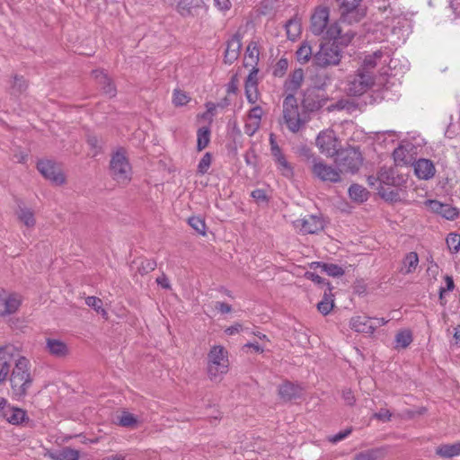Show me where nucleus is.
I'll list each match as a JSON object with an SVG mask.
<instances>
[{
	"instance_id": "obj_56",
	"label": "nucleus",
	"mask_w": 460,
	"mask_h": 460,
	"mask_svg": "<svg viewBox=\"0 0 460 460\" xmlns=\"http://www.w3.org/2000/svg\"><path fill=\"white\" fill-rule=\"evenodd\" d=\"M373 417L385 422L391 420L392 414L388 410L381 409L378 412L374 413Z\"/></svg>"
},
{
	"instance_id": "obj_43",
	"label": "nucleus",
	"mask_w": 460,
	"mask_h": 460,
	"mask_svg": "<svg viewBox=\"0 0 460 460\" xmlns=\"http://www.w3.org/2000/svg\"><path fill=\"white\" fill-rule=\"evenodd\" d=\"M118 424L125 428H134L137 424V419L132 413L124 411L118 416Z\"/></svg>"
},
{
	"instance_id": "obj_22",
	"label": "nucleus",
	"mask_w": 460,
	"mask_h": 460,
	"mask_svg": "<svg viewBox=\"0 0 460 460\" xmlns=\"http://www.w3.org/2000/svg\"><path fill=\"white\" fill-rule=\"evenodd\" d=\"M412 166L416 176L421 180L432 178L436 172L434 164L429 159H419L413 162Z\"/></svg>"
},
{
	"instance_id": "obj_35",
	"label": "nucleus",
	"mask_w": 460,
	"mask_h": 460,
	"mask_svg": "<svg viewBox=\"0 0 460 460\" xmlns=\"http://www.w3.org/2000/svg\"><path fill=\"white\" fill-rule=\"evenodd\" d=\"M47 348L49 353L55 357H65L68 354V349L65 342L57 339H48Z\"/></svg>"
},
{
	"instance_id": "obj_48",
	"label": "nucleus",
	"mask_w": 460,
	"mask_h": 460,
	"mask_svg": "<svg viewBox=\"0 0 460 460\" xmlns=\"http://www.w3.org/2000/svg\"><path fill=\"white\" fill-rule=\"evenodd\" d=\"M298 155L306 163H310L311 165L314 164L315 160H319L320 157L315 156L312 150L306 146H302L298 149Z\"/></svg>"
},
{
	"instance_id": "obj_28",
	"label": "nucleus",
	"mask_w": 460,
	"mask_h": 460,
	"mask_svg": "<svg viewBox=\"0 0 460 460\" xmlns=\"http://www.w3.org/2000/svg\"><path fill=\"white\" fill-rule=\"evenodd\" d=\"M45 456L52 460H79L80 453L78 450L66 447L58 451H47Z\"/></svg>"
},
{
	"instance_id": "obj_24",
	"label": "nucleus",
	"mask_w": 460,
	"mask_h": 460,
	"mask_svg": "<svg viewBox=\"0 0 460 460\" xmlns=\"http://www.w3.org/2000/svg\"><path fill=\"white\" fill-rule=\"evenodd\" d=\"M203 4V0H180L177 11L182 17L194 16L198 14Z\"/></svg>"
},
{
	"instance_id": "obj_27",
	"label": "nucleus",
	"mask_w": 460,
	"mask_h": 460,
	"mask_svg": "<svg viewBox=\"0 0 460 460\" xmlns=\"http://www.w3.org/2000/svg\"><path fill=\"white\" fill-rule=\"evenodd\" d=\"M388 446L370 448L354 456V460H382L388 454Z\"/></svg>"
},
{
	"instance_id": "obj_14",
	"label": "nucleus",
	"mask_w": 460,
	"mask_h": 460,
	"mask_svg": "<svg viewBox=\"0 0 460 460\" xmlns=\"http://www.w3.org/2000/svg\"><path fill=\"white\" fill-rule=\"evenodd\" d=\"M270 146L271 155L277 164L278 170L280 172L281 175L288 179H291L294 176L293 166L288 162L279 146L274 141L272 135L270 136Z\"/></svg>"
},
{
	"instance_id": "obj_40",
	"label": "nucleus",
	"mask_w": 460,
	"mask_h": 460,
	"mask_svg": "<svg viewBox=\"0 0 460 460\" xmlns=\"http://www.w3.org/2000/svg\"><path fill=\"white\" fill-rule=\"evenodd\" d=\"M259 60V49L256 43L252 42L248 45L245 54V66H254Z\"/></svg>"
},
{
	"instance_id": "obj_16",
	"label": "nucleus",
	"mask_w": 460,
	"mask_h": 460,
	"mask_svg": "<svg viewBox=\"0 0 460 460\" xmlns=\"http://www.w3.org/2000/svg\"><path fill=\"white\" fill-rule=\"evenodd\" d=\"M22 304V296L15 293L0 292V316L14 314Z\"/></svg>"
},
{
	"instance_id": "obj_59",
	"label": "nucleus",
	"mask_w": 460,
	"mask_h": 460,
	"mask_svg": "<svg viewBox=\"0 0 460 460\" xmlns=\"http://www.w3.org/2000/svg\"><path fill=\"white\" fill-rule=\"evenodd\" d=\"M342 398L348 405H353L356 402L355 396L350 389H344L342 391Z\"/></svg>"
},
{
	"instance_id": "obj_7",
	"label": "nucleus",
	"mask_w": 460,
	"mask_h": 460,
	"mask_svg": "<svg viewBox=\"0 0 460 460\" xmlns=\"http://www.w3.org/2000/svg\"><path fill=\"white\" fill-rule=\"evenodd\" d=\"M375 83L372 74L358 68V72L348 77L346 91L349 94L358 96L366 93Z\"/></svg>"
},
{
	"instance_id": "obj_51",
	"label": "nucleus",
	"mask_w": 460,
	"mask_h": 460,
	"mask_svg": "<svg viewBox=\"0 0 460 460\" xmlns=\"http://www.w3.org/2000/svg\"><path fill=\"white\" fill-rule=\"evenodd\" d=\"M245 95H246L247 101L250 103H252V104L256 103L257 101L259 100V96H260L257 85H254L252 84L245 85Z\"/></svg>"
},
{
	"instance_id": "obj_1",
	"label": "nucleus",
	"mask_w": 460,
	"mask_h": 460,
	"mask_svg": "<svg viewBox=\"0 0 460 460\" xmlns=\"http://www.w3.org/2000/svg\"><path fill=\"white\" fill-rule=\"evenodd\" d=\"M8 376L12 396L16 400H22L33 383L30 360L24 356H19Z\"/></svg>"
},
{
	"instance_id": "obj_50",
	"label": "nucleus",
	"mask_w": 460,
	"mask_h": 460,
	"mask_svg": "<svg viewBox=\"0 0 460 460\" xmlns=\"http://www.w3.org/2000/svg\"><path fill=\"white\" fill-rule=\"evenodd\" d=\"M190 100V98L185 92L178 89L174 90L172 102L175 106H183L187 104Z\"/></svg>"
},
{
	"instance_id": "obj_17",
	"label": "nucleus",
	"mask_w": 460,
	"mask_h": 460,
	"mask_svg": "<svg viewBox=\"0 0 460 460\" xmlns=\"http://www.w3.org/2000/svg\"><path fill=\"white\" fill-rule=\"evenodd\" d=\"M264 114L262 108L259 105L252 107L247 115L244 126V132L248 136H253L261 126V117Z\"/></svg>"
},
{
	"instance_id": "obj_60",
	"label": "nucleus",
	"mask_w": 460,
	"mask_h": 460,
	"mask_svg": "<svg viewBox=\"0 0 460 460\" xmlns=\"http://www.w3.org/2000/svg\"><path fill=\"white\" fill-rule=\"evenodd\" d=\"M245 162L248 165L255 166L257 163V156L253 149H250L245 153Z\"/></svg>"
},
{
	"instance_id": "obj_18",
	"label": "nucleus",
	"mask_w": 460,
	"mask_h": 460,
	"mask_svg": "<svg viewBox=\"0 0 460 460\" xmlns=\"http://www.w3.org/2000/svg\"><path fill=\"white\" fill-rule=\"evenodd\" d=\"M377 181L388 186H401L404 182V177L399 175L394 168L382 167L378 172Z\"/></svg>"
},
{
	"instance_id": "obj_2",
	"label": "nucleus",
	"mask_w": 460,
	"mask_h": 460,
	"mask_svg": "<svg viewBox=\"0 0 460 460\" xmlns=\"http://www.w3.org/2000/svg\"><path fill=\"white\" fill-rule=\"evenodd\" d=\"M227 351L223 346H213L208 354V375L210 380L218 381L228 371Z\"/></svg>"
},
{
	"instance_id": "obj_6",
	"label": "nucleus",
	"mask_w": 460,
	"mask_h": 460,
	"mask_svg": "<svg viewBox=\"0 0 460 460\" xmlns=\"http://www.w3.org/2000/svg\"><path fill=\"white\" fill-rule=\"evenodd\" d=\"M339 3L340 21L349 24L358 22L366 13L360 4L363 0H336Z\"/></svg>"
},
{
	"instance_id": "obj_32",
	"label": "nucleus",
	"mask_w": 460,
	"mask_h": 460,
	"mask_svg": "<svg viewBox=\"0 0 460 460\" xmlns=\"http://www.w3.org/2000/svg\"><path fill=\"white\" fill-rule=\"evenodd\" d=\"M436 455L442 458H452L460 456V441L438 446L436 448Z\"/></svg>"
},
{
	"instance_id": "obj_39",
	"label": "nucleus",
	"mask_w": 460,
	"mask_h": 460,
	"mask_svg": "<svg viewBox=\"0 0 460 460\" xmlns=\"http://www.w3.org/2000/svg\"><path fill=\"white\" fill-rule=\"evenodd\" d=\"M349 194L353 200L357 202H363L367 200L368 191L361 185L353 184L349 189Z\"/></svg>"
},
{
	"instance_id": "obj_30",
	"label": "nucleus",
	"mask_w": 460,
	"mask_h": 460,
	"mask_svg": "<svg viewBox=\"0 0 460 460\" xmlns=\"http://www.w3.org/2000/svg\"><path fill=\"white\" fill-rule=\"evenodd\" d=\"M302 389L290 382H285L279 388V394L284 401H291L301 395Z\"/></svg>"
},
{
	"instance_id": "obj_12",
	"label": "nucleus",
	"mask_w": 460,
	"mask_h": 460,
	"mask_svg": "<svg viewBox=\"0 0 460 460\" xmlns=\"http://www.w3.org/2000/svg\"><path fill=\"white\" fill-rule=\"evenodd\" d=\"M21 356L17 347L6 344L0 347V385L8 377L12 363Z\"/></svg>"
},
{
	"instance_id": "obj_19",
	"label": "nucleus",
	"mask_w": 460,
	"mask_h": 460,
	"mask_svg": "<svg viewBox=\"0 0 460 460\" xmlns=\"http://www.w3.org/2000/svg\"><path fill=\"white\" fill-rule=\"evenodd\" d=\"M3 418L10 424L15 426L26 425L30 421V418L25 410L11 405Z\"/></svg>"
},
{
	"instance_id": "obj_36",
	"label": "nucleus",
	"mask_w": 460,
	"mask_h": 460,
	"mask_svg": "<svg viewBox=\"0 0 460 460\" xmlns=\"http://www.w3.org/2000/svg\"><path fill=\"white\" fill-rule=\"evenodd\" d=\"M327 286L328 292H324L323 299L317 304L319 312L323 315L328 314L334 306L333 295L332 294V288L329 282H327Z\"/></svg>"
},
{
	"instance_id": "obj_8",
	"label": "nucleus",
	"mask_w": 460,
	"mask_h": 460,
	"mask_svg": "<svg viewBox=\"0 0 460 460\" xmlns=\"http://www.w3.org/2000/svg\"><path fill=\"white\" fill-rule=\"evenodd\" d=\"M315 144L320 152L326 156L332 157L340 152V141L332 129L321 131L316 137Z\"/></svg>"
},
{
	"instance_id": "obj_53",
	"label": "nucleus",
	"mask_w": 460,
	"mask_h": 460,
	"mask_svg": "<svg viewBox=\"0 0 460 460\" xmlns=\"http://www.w3.org/2000/svg\"><path fill=\"white\" fill-rule=\"evenodd\" d=\"M288 61L287 58H280L275 67H274V70H273V75L275 76H279V77H281L285 75L286 71L288 70Z\"/></svg>"
},
{
	"instance_id": "obj_21",
	"label": "nucleus",
	"mask_w": 460,
	"mask_h": 460,
	"mask_svg": "<svg viewBox=\"0 0 460 460\" xmlns=\"http://www.w3.org/2000/svg\"><path fill=\"white\" fill-rule=\"evenodd\" d=\"M387 58L388 56L385 58V53L382 50H376L364 58L359 69L363 70L365 73L372 74L371 71L377 66L386 64Z\"/></svg>"
},
{
	"instance_id": "obj_33",
	"label": "nucleus",
	"mask_w": 460,
	"mask_h": 460,
	"mask_svg": "<svg viewBox=\"0 0 460 460\" xmlns=\"http://www.w3.org/2000/svg\"><path fill=\"white\" fill-rule=\"evenodd\" d=\"M310 268L314 270L320 268L322 272H325L331 277H341L345 273L341 267L332 263H323L320 261H315L311 263Z\"/></svg>"
},
{
	"instance_id": "obj_38",
	"label": "nucleus",
	"mask_w": 460,
	"mask_h": 460,
	"mask_svg": "<svg viewBox=\"0 0 460 460\" xmlns=\"http://www.w3.org/2000/svg\"><path fill=\"white\" fill-rule=\"evenodd\" d=\"M28 88V83L22 75H14L11 81L10 93L14 96L21 95Z\"/></svg>"
},
{
	"instance_id": "obj_15",
	"label": "nucleus",
	"mask_w": 460,
	"mask_h": 460,
	"mask_svg": "<svg viewBox=\"0 0 460 460\" xmlns=\"http://www.w3.org/2000/svg\"><path fill=\"white\" fill-rule=\"evenodd\" d=\"M356 33L352 30H348L343 31L341 28L339 22H334L331 23L326 31V37L333 41H336L337 45H341L343 47H347Z\"/></svg>"
},
{
	"instance_id": "obj_42",
	"label": "nucleus",
	"mask_w": 460,
	"mask_h": 460,
	"mask_svg": "<svg viewBox=\"0 0 460 460\" xmlns=\"http://www.w3.org/2000/svg\"><path fill=\"white\" fill-rule=\"evenodd\" d=\"M198 140H197V148L199 151L206 148L210 140V130L208 128L203 127L198 130Z\"/></svg>"
},
{
	"instance_id": "obj_47",
	"label": "nucleus",
	"mask_w": 460,
	"mask_h": 460,
	"mask_svg": "<svg viewBox=\"0 0 460 460\" xmlns=\"http://www.w3.org/2000/svg\"><path fill=\"white\" fill-rule=\"evenodd\" d=\"M85 304L93 308L98 314H102L103 316L107 315V312L102 307V301L96 296H87L85 298Z\"/></svg>"
},
{
	"instance_id": "obj_54",
	"label": "nucleus",
	"mask_w": 460,
	"mask_h": 460,
	"mask_svg": "<svg viewBox=\"0 0 460 460\" xmlns=\"http://www.w3.org/2000/svg\"><path fill=\"white\" fill-rule=\"evenodd\" d=\"M211 155L209 153H206L203 155L198 165V172L200 174H204L208 172L211 164Z\"/></svg>"
},
{
	"instance_id": "obj_46",
	"label": "nucleus",
	"mask_w": 460,
	"mask_h": 460,
	"mask_svg": "<svg viewBox=\"0 0 460 460\" xmlns=\"http://www.w3.org/2000/svg\"><path fill=\"white\" fill-rule=\"evenodd\" d=\"M18 217L21 221L24 223V226L26 227H32L34 226V217L33 214L31 210L27 208H20L17 212Z\"/></svg>"
},
{
	"instance_id": "obj_11",
	"label": "nucleus",
	"mask_w": 460,
	"mask_h": 460,
	"mask_svg": "<svg viewBox=\"0 0 460 460\" xmlns=\"http://www.w3.org/2000/svg\"><path fill=\"white\" fill-rule=\"evenodd\" d=\"M311 172L314 177L322 181L339 182L341 180V170L327 164L321 158L311 165Z\"/></svg>"
},
{
	"instance_id": "obj_52",
	"label": "nucleus",
	"mask_w": 460,
	"mask_h": 460,
	"mask_svg": "<svg viewBox=\"0 0 460 460\" xmlns=\"http://www.w3.org/2000/svg\"><path fill=\"white\" fill-rule=\"evenodd\" d=\"M156 267V262L153 260L144 259L141 260L139 266L137 268L138 272L141 275H146L151 271H153Z\"/></svg>"
},
{
	"instance_id": "obj_5",
	"label": "nucleus",
	"mask_w": 460,
	"mask_h": 460,
	"mask_svg": "<svg viewBox=\"0 0 460 460\" xmlns=\"http://www.w3.org/2000/svg\"><path fill=\"white\" fill-rule=\"evenodd\" d=\"M283 118L290 131L294 133L299 131L303 121L300 119L297 101L293 93L288 94L284 99Z\"/></svg>"
},
{
	"instance_id": "obj_37",
	"label": "nucleus",
	"mask_w": 460,
	"mask_h": 460,
	"mask_svg": "<svg viewBox=\"0 0 460 460\" xmlns=\"http://www.w3.org/2000/svg\"><path fill=\"white\" fill-rule=\"evenodd\" d=\"M304 80V71L302 68L296 69L289 79L285 82V89L288 92L294 93L297 91Z\"/></svg>"
},
{
	"instance_id": "obj_34",
	"label": "nucleus",
	"mask_w": 460,
	"mask_h": 460,
	"mask_svg": "<svg viewBox=\"0 0 460 460\" xmlns=\"http://www.w3.org/2000/svg\"><path fill=\"white\" fill-rule=\"evenodd\" d=\"M394 160L397 165H407L413 164V157L410 150L403 146L395 148L393 153Z\"/></svg>"
},
{
	"instance_id": "obj_25",
	"label": "nucleus",
	"mask_w": 460,
	"mask_h": 460,
	"mask_svg": "<svg viewBox=\"0 0 460 460\" xmlns=\"http://www.w3.org/2000/svg\"><path fill=\"white\" fill-rule=\"evenodd\" d=\"M296 227H302L305 230H323L326 227L322 217L309 215L295 221Z\"/></svg>"
},
{
	"instance_id": "obj_13",
	"label": "nucleus",
	"mask_w": 460,
	"mask_h": 460,
	"mask_svg": "<svg viewBox=\"0 0 460 460\" xmlns=\"http://www.w3.org/2000/svg\"><path fill=\"white\" fill-rule=\"evenodd\" d=\"M39 172L43 177L50 181L55 185H62L66 181V177L59 164L50 160L40 161L37 164Z\"/></svg>"
},
{
	"instance_id": "obj_23",
	"label": "nucleus",
	"mask_w": 460,
	"mask_h": 460,
	"mask_svg": "<svg viewBox=\"0 0 460 460\" xmlns=\"http://www.w3.org/2000/svg\"><path fill=\"white\" fill-rule=\"evenodd\" d=\"M427 207L432 212L440 215L447 219H454L458 212L457 209L449 204H444L438 200H428L426 202Z\"/></svg>"
},
{
	"instance_id": "obj_63",
	"label": "nucleus",
	"mask_w": 460,
	"mask_h": 460,
	"mask_svg": "<svg viewBox=\"0 0 460 460\" xmlns=\"http://www.w3.org/2000/svg\"><path fill=\"white\" fill-rule=\"evenodd\" d=\"M305 277L307 279H310V280L314 281V283H317V284H326L324 279L322 277H320L318 274L314 273V272L307 271V272L305 273Z\"/></svg>"
},
{
	"instance_id": "obj_44",
	"label": "nucleus",
	"mask_w": 460,
	"mask_h": 460,
	"mask_svg": "<svg viewBox=\"0 0 460 460\" xmlns=\"http://www.w3.org/2000/svg\"><path fill=\"white\" fill-rule=\"evenodd\" d=\"M286 31L289 40H296L301 31L300 22L296 19H290L286 23Z\"/></svg>"
},
{
	"instance_id": "obj_64",
	"label": "nucleus",
	"mask_w": 460,
	"mask_h": 460,
	"mask_svg": "<svg viewBox=\"0 0 460 460\" xmlns=\"http://www.w3.org/2000/svg\"><path fill=\"white\" fill-rule=\"evenodd\" d=\"M215 5L221 11L229 10L231 3L229 0H214Z\"/></svg>"
},
{
	"instance_id": "obj_49",
	"label": "nucleus",
	"mask_w": 460,
	"mask_h": 460,
	"mask_svg": "<svg viewBox=\"0 0 460 460\" xmlns=\"http://www.w3.org/2000/svg\"><path fill=\"white\" fill-rule=\"evenodd\" d=\"M447 244L450 251L457 252L460 249V234L451 232L447 237Z\"/></svg>"
},
{
	"instance_id": "obj_4",
	"label": "nucleus",
	"mask_w": 460,
	"mask_h": 460,
	"mask_svg": "<svg viewBox=\"0 0 460 460\" xmlns=\"http://www.w3.org/2000/svg\"><path fill=\"white\" fill-rule=\"evenodd\" d=\"M110 169L112 179L119 185L126 186L131 181L132 169L123 153L117 152L112 155Z\"/></svg>"
},
{
	"instance_id": "obj_57",
	"label": "nucleus",
	"mask_w": 460,
	"mask_h": 460,
	"mask_svg": "<svg viewBox=\"0 0 460 460\" xmlns=\"http://www.w3.org/2000/svg\"><path fill=\"white\" fill-rule=\"evenodd\" d=\"M189 225L194 230H201L205 226L203 220L199 217H191L189 218Z\"/></svg>"
},
{
	"instance_id": "obj_41",
	"label": "nucleus",
	"mask_w": 460,
	"mask_h": 460,
	"mask_svg": "<svg viewBox=\"0 0 460 460\" xmlns=\"http://www.w3.org/2000/svg\"><path fill=\"white\" fill-rule=\"evenodd\" d=\"M313 54V49L308 42H303L299 49L296 50V59L302 64L307 63Z\"/></svg>"
},
{
	"instance_id": "obj_45",
	"label": "nucleus",
	"mask_w": 460,
	"mask_h": 460,
	"mask_svg": "<svg viewBox=\"0 0 460 460\" xmlns=\"http://www.w3.org/2000/svg\"><path fill=\"white\" fill-rule=\"evenodd\" d=\"M412 341V335L409 330H402L395 336L396 347L407 348Z\"/></svg>"
},
{
	"instance_id": "obj_61",
	"label": "nucleus",
	"mask_w": 460,
	"mask_h": 460,
	"mask_svg": "<svg viewBox=\"0 0 460 460\" xmlns=\"http://www.w3.org/2000/svg\"><path fill=\"white\" fill-rule=\"evenodd\" d=\"M252 197L258 202H266L267 196L263 190L257 189L252 192Z\"/></svg>"
},
{
	"instance_id": "obj_58",
	"label": "nucleus",
	"mask_w": 460,
	"mask_h": 460,
	"mask_svg": "<svg viewBox=\"0 0 460 460\" xmlns=\"http://www.w3.org/2000/svg\"><path fill=\"white\" fill-rule=\"evenodd\" d=\"M445 281H446V285H447L446 288H440V289H439V297H440V299H442L443 294L446 291H451L455 288V284H454V280H453L452 277L446 276L445 277Z\"/></svg>"
},
{
	"instance_id": "obj_9",
	"label": "nucleus",
	"mask_w": 460,
	"mask_h": 460,
	"mask_svg": "<svg viewBox=\"0 0 460 460\" xmlns=\"http://www.w3.org/2000/svg\"><path fill=\"white\" fill-rule=\"evenodd\" d=\"M330 9L327 6L319 5L314 8L310 18V31L315 36L326 35L329 28Z\"/></svg>"
},
{
	"instance_id": "obj_55",
	"label": "nucleus",
	"mask_w": 460,
	"mask_h": 460,
	"mask_svg": "<svg viewBox=\"0 0 460 460\" xmlns=\"http://www.w3.org/2000/svg\"><path fill=\"white\" fill-rule=\"evenodd\" d=\"M352 432V428H348L343 431H340L332 437H330L328 440L332 443H337L346 438Z\"/></svg>"
},
{
	"instance_id": "obj_31",
	"label": "nucleus",
	"mask_w": 460,
	"mask_h": 460,
	"mask_svg": "<svg viewBox=\"0 0 460 460\" xmlns=\"http://www.w3.org/2000/svg\"><path fill=\"white\" fill-rule=\"evenodd\" d=\"M400 272L403 275L413 273L419 265V256L416 252H408L402 262Z\"/></svg>"
},
{
	"instance_id": "obj_29",
	"label": "nucleus",
	"mask_w": 460,
	"mask_h": 460,
	"mask_svg": "<svg viewBox=\"0 0 460 460\" xmlns=\"http://www.w3.org/2000/svg\"><path fill=\"white\" fill-rule=\"evenodd\" d=\"M95 79L97 80L98 84L102 87L103 93L110 97L115 96L116 88L108 75L100 70H95L93 72Z\"/></svg>"
},
{
	"instance_id": "obj_62",
	"label": "nucleus",
	"mask_w": 460,
	"mask_h": 460,
	"mask_svg": "<svg viewBox=\"0 0 460 460\" xmlns=\"http://www.w3.org/2000/svg\"><path fill=\"white\" fill-rule=\"evenodd\" d=\"M215 308L221 314H228L232 311V306L225 302H216Z\"/></svg>"
},
{
	"instance_id": "obj_20",
	"label": "nucleus",
	"mask_w": 460,
	"mask_h": 460,
	"mask_svg": "<svg viewBox=\"0 0 460 460\" xmlns=\"http://www.w3.org/2000/svg\"><path fill=\"white\" fill-rule=\"evenodd\" d=\"M349 326L357 332L372 334L376 329V324H374L371 318L366 315H357L350 319Z\"/></svg>"
},
{
	"instance_id": "obj_26",
	"label": "nucleus",
	"mask_w": 460,
	"mask_h": 460,
	"mask_svg": "<svg viewBox=\"0 0 460 460\" xmlns=\"http://www.w3.org/2000/svg\"><path fill=\"white\" fill-rule=\"evenodd\" d=\"M242 48L241 39L238 35H234L227 42L226 49L225 51V63H234L240 55Z\"/></svg>"
},
{
	"instance_id": "obj_10",
	"label": "nucleus",
	"mask_w": 460,
	"mask_h": 460,
	"mask_svg": "<svg viewBox=\"0 0 460 460\" xmlns=\"http://www.w3.org/2000/svg\"><path fill=\"white\" fill-rule=\"evenodd\" d=\"M336 163L343 170L355 172L362 164V156L358 149L349 147L338 153Z\"/></svg>"
},
{
	"instance_id": "obj_3",
	"label": "nucleus",
	"mask_w": 460,
	"mask_h": 460,
	"mask_svg": "<svg viewBox=\"0 0 460 460\" xmlns=\"http://www.w3.org/2000/svg\"><path fill=\"white\" fill-rule=\"evenodd\" d=\"M342 58L341 49L336 41H326L321 43L319 50L314 56V62L321 67L337 66Z\"/></svg>"
}]
</instances>
